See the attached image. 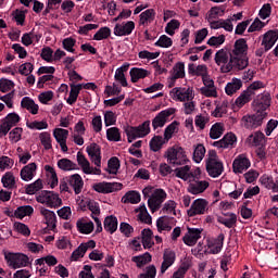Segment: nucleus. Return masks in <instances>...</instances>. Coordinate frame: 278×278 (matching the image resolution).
<instances>
[{"instance_id": "nucleus-28", "label": "nucleus", "mask_w": 278, "mask_h": 278, "mask_svg": "<svg viewBox=\"0 0 278 278\" xmlns=\"http://www.w3.org/2000/svg\"><path fill=\"white\" fill-rule=\"evenodd\" d=\"M237 140L236 135L230 132L225 135L222 140L215 141L213 147H216L217 149H229V147L236 144Z\"/></svg>"}, {"instance_id": "nucleus-8", "label": "nucleus", "mask_w": 278, "mask_h": 278, "mask_svg": "<svg viewBox=\"0 0 278 278\" xmlns=\"http://www.w3.org/2000/svg\"><path fill=\"white\" fill-rule=\"evenodd\" d=\"M268 116V113L265 111H257L253 115H245L241 118V125L242 127H245V129H257V127H262V124L264 123V118Z\"/></svg>"}, {"instance_id": "nucleus-22", "label": "nucleus", "mask_w": 278, "mask_h": 278, "mask_svg": "<svg viewBox=\"0 0 278 278\" xmlns=\"http://www.w3.org/2000/svg\"><path fill=\"white\" fill-rule=\"evenodd\" d=\"M97 247V242L94 240H89L85 243H81L73 253L71 256L72 262H77V260H80V257H84L86 255V251L89 249H94Z\"/></svg>"}, {"instance_id": "nucleus-29", "label": "nucleus", "mask_w": 278, "mask_h": 278, "mask_svg": "<svg viewBox=\"0 0 278 278\" xmlns=\"http://www.w3.org/2000/svg\"><path fill=\"white\" fill-rule=\"evenodd\" d=\"M88 207L91 212V217L93 218L97 225V231H103V226L101 225V219H99V215L101 214V208L99 207V203L97 202H89Z\"/></svg>"}, {"instance_id": "nucleus-43", "label": "nucleus", "mask_w": 278, "mask_h": 278, "mask_svg": "<svg viewBox=\"0 0 278 278\" xmlns=\"http://www.w3.org/2000/svg\"><path fill=\"white\" fill-rule=\"evenodd\" d=\"M242 88V80L239 78H233L230 83L226 85V94L231 97V94H236L237 90H240Z\"/></svg>"}, {"instance_id": "nucleus-2", "label": "nucleus", "mask_w": 278, "mask_h": 278, "mask_svg": "<svg viewBox=\"0 0 278 278\" xmlns=\"http://www.w3.org/2000/svg\"><path fill=\"white\" fill-rule=\"evenodd\" d=\"M37 203H41V205H46V207H50L51 210H56L58 207H62V198L60 194L54 191H41L36 197Z\"/></svg>"}, {"instance_id": "nucleus-49", "label": "nucleus", "mask_w": 278, "mask_h": 278, "mask_svg": "<svg viewBox=\"0 0 278 278\" xmlns=\"http://www.w3.org/2000/svg\"><path fill=\"white\" fill-rule=\"evenodd\" d=\"M224 131H225V126H223V124L220 123H216L211 127L210 138H212V140H218V138L223 136Z\"/></svg>"}, {"instance_id": "nucleus-63", "label": "nucleus", "mask_w": 278, "mask_h": 278, "mask_svg": "<svg viewBox=\"0 0 278 278\" xmlns=\"http://www.w3.org/2000/svg\"><path fill=\"white\" fill-rule=\"evenodd\" d=\"M225 14V11L218 7H213L206 14V20L207 21H216L218 16H223Z\"/></svg>"}, {"instance_id": "nucleus-7", "label": "nucleus", "mask_w": 278, "mask_h": 278, "mask_svg": "<svg viewBox=\"0 0 278 278\" xmlns=\"http://www.w3.org/2000/svg\"><path fill=\"white\" fill-rule=\"evenodd\" d=\"M169 97L173 101H179L180 103L194 101V89L192 87H174L169 91Z\"/></svg>"}, {"instance_id": "nucleus-16", "label": "nucleus", "mask_w": 278, "mask_h": 278, "mask_svg": "<svg viewBox=\"0 0 278 278\" xmlns=\"http://www.w3.org/2000/svg\"><path fill=\"white\" fill-rule=\"evenodd\" d=\"M77 163L85 175H101V168L90 166V161L81 152H77Z\"/></svg>"}, {"instance_id": "nucleus-26", "label": "nucleus", "mask_w": 278, "mask_h": 278, "mask_svg": "<svg viewBox=\"0 0 278 278\" xmlns=\"http://www.w3.org/2000/svg\"><path fill=\"white\" fill-rule=\"evenodd\" d=\"M278 40V30H268L263 35L262 47L265 51H270L271 47H275V43Z\"/></svg>"}, {"instance_id": "nucleus-59", "label": "nucleus", "mask_w": 278, "mask_h": 278, "mask_svg": "<svg viewBox=\"0 0 278 278\" xmlns=\"http://www.w3.org/2000/svg\"><path fill=\"white\" fill-rule=\"evenodd\" d=\"M58 167L61 170H75V168H77V164L73 163V161L68 159H61L58 161Z\"/></svg>"}, {"instance_id": "nucleus-58", "label": "nucleus", "mask_w": 278, "mask_h": 278, "mask_svg": "<svg viewBox=\"0 0 278 278\" xmlns=\"http://www.w3.org/2000/svg\"><path fill=\"white\" fill-rule=\"evenodd\" d=\"M35 263L38 266H45V264H47V266H55L58 265V258L53 255H48L41 258H37Z\"/></svg>"}, {"instance_id": "nucleus-21", "label": "nucleus", "mask_w": 278, "mask_h": 278, "mask_svg": "<svg viewBox=\"0 0 278 278\" xmlns=\"http://www.w3.org/2000/svg\"><path fill=\"white\" fill-rule=\"evenodd\" d=\"M39 214L43 217V220L46 225L49 227V229H55L58 224V216L55 215V212L48 210L43 206L39 207Z\"/></svg>"}, {"instance_id": "nucleus-20", "label": "nucleus", "mask_w": 278, "mask_h": 278, "mask_svg": "<svg viewBox=\"0 0 278 278\" xmlns=\"http://www.w3.org/2000/svg\"><path fill=\"white\" fill-rule=\"evenodd\" d=\"M251 168V161L247 157V155L241 154L237 156L232 163V170L238 174H242L244 170H249Z\"/></svg>"}, {"instance_id": "nucleus-19", "label": "nucleus", "mask_w": 278, "mask_h": 278, "mask_svg": "<svg viewBox=\"0 0 278 278\" xmlns=\"http://www.w3.org/2000/svg\"><path fill=\"white\" fill-rule=\"evenodd\" d=\"M90 162L97 168H101V147L97 143H91L86 148Z\"/></svg>"}, {"instance_id": "nucleus-47", "label": "nucleus", "mask_w": 278, "mask_h": 278, "mask_svg": "<svg viewBox=\"0 0 278 278\" xmlns=\"http://www.w3.org/2000/svg\"><path fill=\"white\" fill-rule=\"evenodd\" d=\"M207 123H210V115L207 114L195 115L194 125L197 128H199L200 131H203V129H205Z\"/></svg>"}, {"instance_id": "nucleus-57", "label": "nucleus", "mask_w": 278, "mask_h": 278, "mask_svg": "<svg viewBox=\"0 0 278 278\" xmlns=\"http://www.w3.org/2000/svg\"><path fill=\"white\" fill-rule=\"evenodd\" d=\"M106 138L110 142H121V130L117 127H111L106 130Z\"/></svg>"}, {"instance_id": "nucleus-5", "label": "nucleus", "mask_w": 278, "mask_h": 278, "mask_svg": "<svg viewBox=\"0 0 278 278\" xmlns=\"http://www.w3.org/2000/svg\"><path fill=\"white\" fill-rule=\"evenodd\" d=\"M168 164L172 166H186L188 164V155L181 147L169 148L166 152Z\"/></svg>"}, {"instance_id": "nucleus-25", "label": "nucleus", "mask_w": 278, "mask_h": 278, "mask_svg": "<svg viewBox=\"0 0 278 278\" xmlns=\"http://www.w3.org/2000/svg\"><path fill=\"white\" fill-rule=\"evenodd\" d=\"M37 170L38 165L36 163L25 165L20 172L22 181H31L36 177Z\"/></svg>"}, {"instance_id": "nucleus-42", "label": "nucleus", "mask_w": 278, "mask_h": 278, "mask_svg": "<svg viewBox=\"0 0 278 278\" xmlns=\"http://www.w3.org/2000/svg\"><path fill=\"white\" fill-rule=\"evenodd\" d=\"M217 220L222 225H225V227H227L228 229H231L236 226V223H238V216H236V214L233 213H230L226 217L219 216Z\"/></svg>"}, {"instance_id": "nucleus-60", "label": "nucleus", "mask_w": 278, "mask_h": 278, "mask_svg": "<svg viewBox=\"0 0 278 278\" xmlns=\"http://www.w3.org/2000/svg\"><path fill=\"white\" fill-rule=\"evenodd\" d=\"M131 260L132 262H136L137 266L140 268L146 264H149V262L152 260V256L149 252H146L143 255L134 256Z\"/></svg>"}, {"instance_id": "nucleus-30", "label": "nucleus", "mask_w": 278, "mask_h": 278, "mask_svg": "<svg viewBox=\"0 0 278 278\" xmlns=\"http://www.w3.org/2000/svg\"><path fill=\"white\" fill-rule=\"evenodd\" d=\"M224 242H225V235L219 233L217 238L208 242L210 253H212L213 255L220 253V251H223Z\"/></svg>"}, {"instance_id": "nucleus-46", "label": "nucleus", "mask_w": 278, "mask_h": 278, "mask_svg": "<svg viewBox=\"0 0 278 278\" xmlns=\"http://www.w3.org/2000/svg\"><path fill=\"white\" fill-rule=\"evenodd\" d=\"M139 201H140V193L138 191H128L122 198V203H131L132 205L138 204Z\"/></svg>"}, {"instance_id": "nucleus-45", "label": "nucleus", "mask_w": 278, "mask_h": 278, "mask_svg": "<svg viewBox=\"0 0 278 278\" xmlns=\"http://www.w3.org/2000/svg\"><path fill=\"white\" fill-rule=\"evenodd\" d=\"M77 229L80 233H92L94 231V224L92 222L78 220L76 223Z\"/></svg>"}, {"instance_id": "nucleus-13", "label": "nucleus", "mask_w": 278, "mask_h": 278, "mask_svg": "<svg viewBox=\"0 0 278 278\" xmlns=\"http://www.w3.org/2000/svg\"><path fill=\"white\" fill-rule=\"evenodd\" d=\"M210 188V181L207 180H200L199 176H195L189 180V185L187 187V192L189 194H203L205 190Z\"/></svg>"}, {"instance_id": "nucleus-56", "label": "nucleus", "mask_w": 278, "mask_h": 278, "mask_svg": "<svg viewBox=\"0 0 278 278\" xmlns=\"http://www.w3.org/2000/svg\"><path fill=\"white\" fill-rule=\"evenodd\" d=\"M205 157V147L203 144H198L193 151V162L201 164Z\"/></svg>"}, {"instance_id": "nucleus-34", "label": "nucleus", "mask_w": 278, "mask_h": 278, "mask_svg": "<svg viewBox=\"0 0 278 278\" xmlns=\"http://www.w3.org/2000/svg\"><path fill=\"white\" fill-rule=\"evenodd\" d=\"M21 108L24 110H27L33 115L38 114V111L40 110V106L34 101V99L29 97H24L21 101Z\"/></svg>"}, {"instance_id": "nucleus-48", "label": "nucleus", "mask_w": 278, "mask_h": 278, "mask_svg": "<svg viewBox=\"0 0 278 278\" xmlns=\"http://www.w3.org/2000/svg\"><path fill=\"white\" fill-rule=\"evenodd\" d=\"M156 227L160 233H162V231H170V229H173V226H170V219L166 216L160 217L156 220Z\"/></svg>"}, {"instance_id": "nucleus-23", "label": "nucleus", "mask_w": 278, "mask_h": 278, "mask_svg": "<svg viewBox=\"0 0 278 278\" xmlns=\"http://www.w3.org/2000/svg\"><path fill=\"white\" fill-rule=\"evenodd\" d=\"M53 136L56 142L60 144L63 153L68 151V146H66V140H68V130L63 128H55L53 130Z\"/></svg>"}, {"instance_id": "nucleus-36", "label": "nucleus", "mask_w": 278, "mask_h": 278, "mask_svg": "<svg viewBox=\"0 0 278 278\" xmlns=\"http://www.w3.org/2000/svg\"><path fill=\"white\" fill-rule=\"evenodd\" d=\"M169 74L174 79H184L186 77V64L184 62L176 63Z\"/></svg>"}, {"instance_id": "nucleus-9", "label": "nucleus", "mask_w": 278, "mask_h": 278, "mask_svg": "<svg viewBox=\"0 0 278 278\" xmlns=\"http://www.w3.org/2000/svg\"><path fill=\"white\" fill-rule=\"evenodd\" d=\"M210 210V202L207 200L199 198L191 203V206L187 211V216H203Z\"/></svg>"}, {"instance_id": "nucleus-61", "label": "nucleus", "mask_w": 278, "mask_h": 278, "mask_svg": "<svg viewBox=\"0 0 278 278\" xmlns=\"http://www.w3.org/2000/svg\"><path fill=\"white\" fill-rule=\"evenodd\" d=\"M164 144V138L162 136H154L150 141V149L154 153H157L162 146Z\"/></svg>"}, {"instance_id": "nucleus-24", "label": "nucleus", "mask_w": 278, "mask_h": 278, "mask_svg": "<svg viewBox=\"0 0 278 278\" xmlns=\"http://www.w3.org/2000/svg\"><path fill=\"white\" fill-rule=\"evenodd\" d=\"M177 258L175 251L170 249H166L163 253V262L161 265V275H164L167 269L170 268L175 264V260Z\"/></svg>"}, {"instance_id": "nucleus-11", "label": "nucleus", "mask_w": 278, "mask_h": 278, "mask_svg": "<svg viewBox=\"0 0 278 278\" xmlns=\"http://www.w3.org/2000/svg\"><path fill=\"white\" fill-rule=\"evenodd\" d=\"M21 123V116L16 113H9L0 125V138L8 136L12 127H16Z\"/></svg>"}, {"instance_id": "nucleus-1", "label": "nucleus", "mask_w": 278, "mask_h": 278, "mask_svg": "<svg viewBox=\"0 0 278 278\" xmlns=\"http://www.w3.org/2000/svg\"><path fill=\"white\" fill-rule=\"evenodd\" d=\"M215 64L220 67L222 73H231V71H244L247 60H238L233 54L223 48L215 53Z\"/></svg>"}, {"instance_id": "nucleus-14", "label": "nucleus", "mask_w": 278, "mask_h": 278, "mask_svg": "<svg viewBox=\"0 0 278 278\" xmlns=\"http://www.w3.org/2000/svg\"><path fill=\"white\" fill-rule=\"evenodd\" d=\"M248 51L249 45H247V39L241 38L236 40L233 49L230 53H232V58H237V60H245L247 66H249V58H247Z\"/></svg>"}, {"instance_id": "nucleus-44", "label": "nucleus", "mask_w": 278, "mask_h": 278, "mask_svg": "<svg viewBox=\"0 0 278 278\" xmlns=\"http://www.w3.org/2000/svg\"><path fill=\"white\" fill-rule=\"evenodd\" d=\"M1 181H2L3 188H8L9 190L16 188V178L14 177V174H12L11 172L5 173L2 176Z\"/></svg>"}, {"instance_id": "nucleus-53", "label": "nucleus", "mask_w": 278, "mask_h": 278, "mask_svg": "<svg viewBox=\"0 0 278 278\" xmlns=\"http://www.w3.org/2000/svg\"><path fill=\"white\" fill-rule=\"evenodd\" d=\"M251 101V91L245 90L243 91L235 101V105H237L239 109L244 108L247 103Z\"/></svg>"}, {"instance_id": "nucleus-51", "label": "nucleus", "mask_w": 278, "mask_h": 278, "mask_svg": "<svg viewBox=\"0 0 278 278\" xmlns=\"http://www.w3.org/2000/svg\"><path fill=\"white\" fill-rule=\"evenodd\" d=\"M179 130V122L174 121L172 124H169L165 130H164V140H170L173 138V134H177Z\"/></svg>"}, {"instance_id": "nucleus-50", "label": "nucleus", "mask_w": 278, "mask_h": 278, "mask_svg": "<svg viewBox=\"0 0 278 278\" xmlns=\"http://www.w3.org/2000/svg\"><path fill=\"white\" fill-rule=\"evenodd\" d=\"M118 168H121V161L118 160V157H111L108 162V173H110V175H117Z\"/></svg>"}, {"instance_id": "nucleus-32", "label": "nucleus", "mask_w": 278, "mask_h": 278, "mask_svg": "<svg viewBox=\"0 0 278 278\" xmlns=\"http://www.w3.org/2000/svg\"><path fill=\"white\" fill-rule=\"evenodd\" d=\"M155 21V10L148 9L139 15V25L149 27Z\"/></svg>"}, {"instance_id": "nucleus-39", "label": "nucleus", "mask_w": 278, "mask_h": 278, "mask_svg": "<svg viewBox=\"0 0 278 278\" xmlns=\"http://www.w3.org/2000/svg\"><path fill=\"white\" fill-rule=\"evenodd\" d=\"M31 214H34V206L31 205H23L14 211L15 218H20V220H23L25 216H31Z\"/></svg>"}, {"instance_id": "nucleus-40", "label": "nucleus", "mask_w": 278, "mask_h": 278, "mask_svg": "<svg viewBox=\"0 0 278 278\" xmlns=\"http://www.w3.org/2000/svg\"><path fill=\"white\" fill-rule=\"evenodd\" d=\"M264 132L256 131L248 137L247 142L249 147H260L264 142Z\"/></svg>"}, {"instance_id": "nucleus-18", "label": "nucleus", "mask_w": 278, "mask_h": 278, "mask_svg": "<svg viewBox=\"0 0 278 278\" xmlns=\"http://www.w3.org/2000/svg\"><path fill=\"white\" fill-rule=\"evenodd\" d=\"M201 233H203V228H188L182 241L187 247H194L201 240Z\"/></svg>"}, {"instance_id": "nucleus-15", "label": "nucleus", "mask_w": 278, "mask_h": 278, "mask_svg": "<svg viewBox=\"0 0 278 278\" xmlns=\"http://www.w3.org/2000/svg\"><path fill=\"white\" fill-rule=\"evenodd\" d=\"M176 110L174 108H169L161 111L153 119L152 127L153 129H160V127H164L168 122V118L175 114Z\"/></svg>"}, {"instance_id": "nucleus-52", "label": "nucleus", "mask_w": 278, "mask_h": 278, "mask_svg": "<svg viewBox=\"0 0 278 278\" xmlns=\"http://www.w3.org/2000/svg\"><path fill=\"white\" fill-rule=\"evenodd\" d=\"M45 170L47 173V177L50 178V188H55V186H58V174L55 173V168L51 165H46Z\"/></svg>"}, {"instance_id": "nucleus-27", "label": "nucleus", "mask_w": 278, "mask_h": 278, "mask_svg": "<svg viewBox=\"0 0 278 278\" xmlns=\"http://www.w3.org/2000/svg\"><path fill=\"white\" fill-rule=\"evenodd\" d=\"M136 29V24L131 21L127 23L116 24L114 27V35L115 36H129L131 31Z\"/></svg>"}, {"instance_id": "nucleus-37", "label": "nucleus", "mask_w": 278, "mask_h": 278, "mask_svg": "<svg viewBox=\"0 0 278 278\" xmlns=\"http://www.w3.org/2000/svg\"><path fill=\"white\" fill-rule=\"evenodd\" d=\"M70 186L74 189L75 194H79L84 189V179L79 174L72 175L70 177Z\"/></svg>"}, {"instance_id": "nucleus-62", "label": "nucleus", "mask_w": 278, "mask_h": 278, "mask_svg": "<svg viewBox=\"0 0 278 278\" xmlns=\"http://www.w3.org/2000/svg\"><path fill=\"white\" fill-rule=\"evenodd\" d=\"M42 188V179H37L35 182L26 187V194H36V192H39Z\"/></svg>"}, {"instance_id": "nucleus-64", "label": "nucleus", "mask_w": 278, "mask_h": 278, "mask_svg": "<svg viewBox=\"0 0 278 278\" xmlns=\"http://www.w3.org/2000/svg\"><path fill=\"white\" fill-rule=\"evenodd\" d=\"M157 275V269L155 268V265H150L146 267L144 273L140 274L138 278H155Z\"/></svg>"}, {"instance_id": "nucleus-38", "label": "nucleus", "mask_w": 278, "mask_h": 278, "mask_svg": "<svg viewBox=\"0 0 278 278\" xmlns=\"http://www.w3.org/2000/svg\"><path fill=\"white\" fill-rule=\"evenodd\" d=\"M104 229L109 233H114L116 231V229H118V219L116 218V216L111 215V216L105 217Z\"/></svg>"}, {"instance_id": "nucleus-17", "label": "nucleus", "mask_w": 278, "mask_h": 278, "mask_svg": "<svg viewBox=\"0 0 278 278\" xmlns=\"http://www.w3.org/2000/svg\"><path fill=\"white\" fill-rule=\"evenodd\" d=\"M123 184L119 182H98L93 185V190L96 192H100L101 194H110L112 192H117V190H122Z\"/></svg>"}, {"instance_id": "nucleus-6", "label": "nucleus", "mask_w": 278, "mask_h": 278, "mask_svg": "<svg viewBox=\"0 0 278 278\" xmlns=\"http://www.w3.org/2000/svg\"><path fill=\"white\" fill-rule=\"evenodd\" d=\"M4 260L10 268L16 270L18 268H27L29 266V256L24 253H4Z\"/></svg>"}, {"instance_id": "nucleus-41", "label": "nucleus", "mask_w": 278, "mask_h": 278, "mask_svg": "<svg viewBox=\"0 0 278 278\" xmlns=\"http://www.w3.org/2000/svg\"><path fill=\"white\" fill-rule=\"evenodd\" d=\"M142 236V245L144 249H151L155 242H153V230L143 229L141 232Z\"/></svg>"}, {"instance_id": "nucleus-10", "label": "nucleus", "mask_w": 278, "mask_h": 278, "mask_svg": "<svg viewBox=\"0 0 278 278\" xmlns=\"http://www.w3.org/2000/svg\"><path fill=\"white\" fill-rule=\"evenodd\" d=\"M164 201H166V191H164V189L154 190L151 197L148 199V206L150 207L152 214L162 207Z\"/></svg>"}, {"instance_id": "nucleus-33", "label": "nucleus", "mask_w": 278, "mask_h": 278, "mask_svg": "<svg viewBox=\"0 0 278 278\" xmlns=\"http://www.w3.org/2000/svg\"><path fill=\"white\" fill-rule=\"evenodd\" d=\"M130 79L132 84H138L140 79H144L146 77H149L151 75V72L149 70L140 68V67H132L130 68Z\"/></svg>"}, {"instance_id": "nucleus-35", "label": "nucleus", "mask_w": 278, "mask_h": 278, "mask_svg": "<svg viewBox=\"0 0 278 278\" xmlns=\"http://www.w3.org/2000/svg\"><path fill=\"white\" fill-rule=\"evenodd\" d=\"M70 88H71V91H70V96L66 100V103H68V105H75V103H77V98L79 97V92H81V88H84V85L71 84Z\"/></svg>"}, {"instance_id": "nucleus-12", "label": "nucleus", "mask_w": 278, "mask_h": 278, "mask_svg": "<svg viewBox=\"0 0 278 278\" xmlns=\"http://www.w3.org/2000/svg\"><path fill=\"white\" fill-rule=\"evenodd\" d=\"M174 173L176 177H178V179H182V181H190L193 177H201V168L197 167L192 170L190 165L177 167Z\"/></svg>"}, {"instance_id": "nucleus-4", "label": "nucleus", "mask_w": 278, "mask_h": 278, "mask_svg": "<svg viewBox=\"0 0 278 278\" xmlns=\"http://www.w3.org/2000/svg\"><path fill=\"white\" fill-rule=\"evenodd\" d=\"M125 134L128 138V142H134L137 138H144L151 134V122L146 121L137 127L126 126Z\"/></svg>"}, {"instance_id": "nucleus-3", "label": "nucleus", "mask_w": 278, "mask_h": 278, "mask_svg": "<svg viewBox=\"0 0 278 278\" xmlns=\"http://www.w3.org/2000/svg\"><path fill=\"white\" fill-rule=\"evenodd\" d=\"M206 170L210 177L216 178L223 175L225 167L223 166V162L218 160V154L216 151L210 150L208 157L206 160Z\"/></svg>"}, {"instance_id": "nucleus-31", "label": "nucleus", "mask_w": 278, "mask_h": 278, "mask_svg": "<svg viewBox=\"0 0 278 278\" xmlns=\"http://www.w3.org/2000/svg\"><path fill=\"white\" fill-rule=\"evenodd\" d=\"M127 71H129V63H124L115 71L114 79L121 84L123 88H127V78L125 77V73H127Z\"/></svg>"}, {"instance_id": "nucleus-55", "label": "nucleus", "mask_w": 278, "mask_h": 278, "mask_svg": "<svg viewBox=\"0 0 278 278\" xmlns=\"http://www.w3.org/2000/svg\"><path fill=\"white\" fill-rule=\"evenodd\" d=\"M258 108L262 112H266L267 108H270V93L265 92L258 96Z\"/></svg>"}, {"instance_id": "nucleus-54", "label": "nucleus", "mask_w": 278, "mask_h": 278, "mask_svg": "<svg viewBox=\"0 0 278 278\" xmlns=\"http://www.w3.org/2000/svg\"><path fill=\"white\" fill-rule=\"evenodd\" d=\"M138 212L139 220H141V223H146V225H151L152 218L151 215L149 214V211H147V206L144 204L139 206Z\"/></svg>"}]
</instances>
